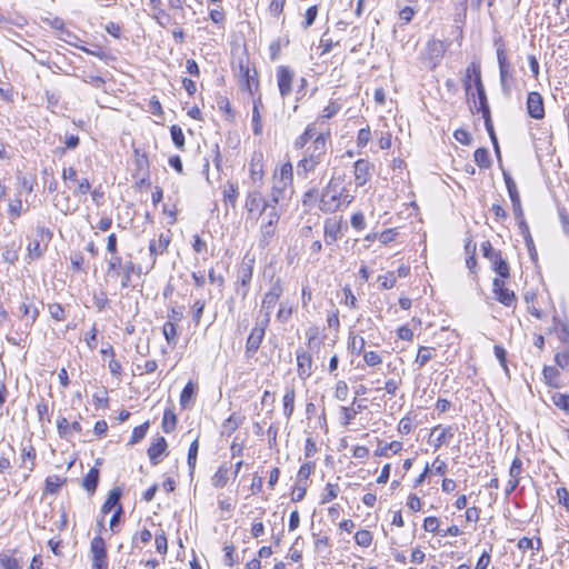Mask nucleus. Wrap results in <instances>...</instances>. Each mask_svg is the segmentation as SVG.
Wrapping results in <instances>:
<instances>
[{"instance_id": "774afa93", "label": "nucleus", "mask_w": 569, "mask_h": 569, "mask_svg": "<svg viewBox=\"0 0 569 569\" xmlns=\"http://www.w3.org/2000/svg\"><path fill=\"white\" fill-rule=\"evenodd\" d=\"M555 361L558 367L561 369H566L569 367V350H563L560 352H557L555 356Z\"/></svg>"}, {"instance_id": "79ce46f5", "label": "nucleus", "mask_w": 569, "mask_h": 569, "mask_svg": "<svg viewBox=\"0 0 569 569\" xmlns=\"http://www.w3.org/2000/svg\"><path fill=\"white\" fill-rule=\"evenodd\" d=\"M249 171H250V178H251L253 184H257L258 182L262 181L263 170H262V163L260 162L259 159L256 160L253 158L251 160Z\"/></svg>"}, {"instance_id": "58836bf2", "label": "nucleus", "mask_w": 569, "mask_h": 569, "mask_svg": "<svg viewBox=\"0 0 569 569\" xmlns=\"http://www.w3.org/2000/svg\"><path fill=\"white\" fill-rule=\"evenodd\" d=\"M502 176H503V180H505V183H506V187H507V191H508V194H509V198H510L511 202L516 201V200H519L520 199V194H519L517 184H516L515 180L512 179V177L510 176V173L507 172V171H503Z\"/></svg>"}, {"instance_id": "680f3d73", "label": "nucleus", "mask_w": 569, "mask_h": 569, "mask_svg": "<svg viewBox=\"0 0 569 569\" xmlns=\"http://www.w3.org/2000/svg\"><path fill=\"white\" fill-rule=\"evenodd\" d=\"M154 545H156V549L159 553L161 555H166L167 551H168V540H167V537L164 535V531H160V533H156V537H154Z\"/></svg>"}, {"instance_id": "f3484780", "label": "nucleus", "mask_w": 569, "mask_h": 569, "mask_svg": "<svg viewBox=\"0 0 569 569\" xmlns=\"http://www.w3.org/2000/svg\"><path fill=\"white\" fill-rule=\"evenodd\" d=\"M455 431L456 428L452 426L442 427L441 425H438L433 427L431 430V437L437 435V437L433 440L435 448L438 449L442 445L448 443L455 436Z\"/></svg>"}, {"instance_id": "5701e85b", "label": "nucleus", "mask_w": 569, "mask_h": 569, "mask_svg": "<svg viewBox=\"0 0 569 569\" xmlns=\"http://www.w3.org/2000/svg\"><path fill=\"white\" fill-rule=\"evenodd\" d=\"M476 91H477V96H478V100H479L478 110L482 113V118L491 117L490 107H489V103L487 100L485 87L482 84V80H480L478 76L476 79Z\"/></svg>"}, {"instance_id": "37998d69", "label": "nucleus", "mask_w": 569, "mask_h": 569, "mask_svg": "<svg viewBox=\"0 0 569 569\" xmlns=\"http://www.w3.org/2000/svg\"><path fill=\"white\" fill-rule=\"evenodd\" d=\"M339 493V486L338 483H330L328 482L325 488V492L321 496L320 503L326 505L338 497Z\"/></svg>"}, {"instance_id": "20e7f679", "label": "nucleus", "mask_w": 569, "mask_h": 569, "mask_svg": "<svg viewBox=\"0 0 569 569\" xmlns=\"http://www.w3.org/2000/svg\"><path fill=\"white\" fill-rule=\"evenodd\" d=\"M495 46L499 67L500 87L503 94L509 97L511 94L512 82L515 81V70L507 58L506 44L501 37L495 39Z\"/></svg>"}, {"instance_id": "8fccbe9b", "label": "nucleus", "mask_w": 569, "mask_h": 569, "mask_svg": "<svg viewBox=\"0 0 569 569\" xmlns=\"http://www.w3.org/2000/svg\"><path fill=\"white\" fill-rule=\"evenodd\" d=\"M170 133H171V139H172L174 146L179 150H183L184 149V134L182 132V129L179 126L173 124L170 128Z\"/></svg>"}, {"instance_id": "2eb2a0df", "label": "nucleus", "mask_w": 569, "mask_h": 569, "mask_svg": "<svg viewBox=\"0 0 569 569\" xmlns=\"http://www.w3.org/2000/svg\"><path fill=\"white\" fill-rule=\"evenodd\" d=\"M169 243H170V237L164 233H160L158 240L150 241L149 252L152 258V261L149 267V270L153 269L156 261H157V257L160 254H163L167 251Z\"/></svg>"}, {"instance_id": "f257e3e1", "label": "nucleus", "mask_w": 569, "mask_h": 569, "mask_svg": "<svg viewBox=\"0 0 569 569\" xmlns=\"http://www.w3.org/2000/svg\"><path fill=\"white\" fill-rule=\"evenodd\" d=\"M330 132H319L311 143L302 151L301 159L297 162V176L308 178L309 173L317 170L327 159V143Z\"/></svg>"}, {"instance_id": "c756f323", "label": "nucleus", "mask_w": 569, "mask_h": 569, "mask_svg": "<svg viewBox=\"0 0 569 569\" xmlns=\"http://www.w3.org/2000/svg\"><path fill=\"white\" fill-rule=\"evenodd\" d=\"M519 231L525 239V243H526V247L528 249V252H529L531 259L535 260L537 258V250H536L533 239H532L530 230H529V226L527 224L526 221L520 222Z\"/></svg>"}, {"instance_id": "69168bd1", "label": "nucleus", "mask_w": 569, "mask_h": 569, "mask_svg": "<svg viewBox=\"0 0 569 569\" xmlns=\"http://www.w3.org/2000/svg\"><path fill=\"white\" fill-rule=\"evenodd\" d=\"M49 313L52 319L57 321H62L66 318V312L63 307L60 303H51L49 305Z\"/></svg>"}, {"instance_id": "412c9836", "label": "nucleus", "mask_w": 569, "mask_h": 569, "mask_svg": "<svg viewBox=\"0 0 569 569\" xmlns=\"http://www.w3.org/2000/svg\"><path fill=\"white\" fill-rule=\"evenodd\" d=\"M489 261L491 262L493 271L502 279H508L510 277L509 263L507 262L506 259L502 258L500 251L497 254L491 256V259H489Z\"/></svg>"}, {"instance_id": "0eeeda50", "label": "nucleus", "mask_w": 569, "mask_h": 569, "mask_svg": "<svg viewBox=\"0 0 569 569\" xmlns=\"http://www.w3.org/2000/svg\"><path fill=\"white\" fill-rule=\"evenodd\" d=\"M268 326V319H258L246 342L247 357H252L257 352L263 340Z\"/></svg>"}, {"instance_id": "5fc2aeb1", "label": "nucleus", "mask_w": 569, "mask_h": 569, "mask_svg": "<svg viewBox=\"0 0 569 569\" xmlns=\"http://www.w3.org/2000/svg\"><path fill=\"white\" fill-rule=\"evenodd\" d=\"M355 541L358 546L368 548L372 542V535L369 530H358L355 535Z\"/></svg>"}, {"instance_id": "a18cd8bd", "label": "nucleus", "mask_w": 569, "mask_h": 569, "mask_svg": "<svg viewBox=\"0 0 569 569\" xmlns=\"http://www.w3.org/2000/svg\"><path fill=\"white\" fill-rule=\"evenodd\" d=\"M473 158L480 168H489L491 164L489 152L486 148H478L473 153Z\"/></svg>"}, {"instance_id": "aec40b11", "label": "nucleus", "mask_w": 569, "mask_h": 569, "mask_svg": "<svg viewBox=\"0 0 569 569\" xmlns=\"http://www.w3.org/2000/svg\"><path fill=\"white\" fill-rule=\"evenodd\" d=\"M167 450V441L163 437H158L154 442L148 448V457L151 465L157 466L160 462V457Z\"/></svg>"}, {"instance_id": "338daca9", "label": "nucleus", "mask_w": 569, "mask_h": 569, "mask_svg": "<svg viewBox=\"0 0 569 569\" xmlns=\"http://www.w3.org/2000/svg\"><path fill=\"white\" fill-rule=\"evenodd\" d=\"M363 360L369 367H376L382 362L381 356L376 351H365Z\"/></svg>"}, {"instance_id": "cd10ccee", "label": "nucleus", "mask_w": 569, "mask_h": 569, "mask_svg": "<svg viewBox=\"0 0 569 569\" xmlns=\"http://www.w3.org/2000/svg\"><path fill=\"white\" fill-rule=\"evenodd\" d=\"M28 301L29 299L26 298V301H23V303L20 307V311L27 319L26 326L31 328L39 317V310L36 306Z\"/></svg>"}, {"instance_id": "9b49d317", "label": "nucleus", "mask_w": 569, "mask_h": 569, "mask_svg": "<svg viewBox=\"0 0 569 569\" xmlns=\"http://www.w3.org/2000/svg\"><path fill=\"white\" fill-rule=\"evenodd\" d=\"M527 111L528 114L536 119L540 120L545 117V106L543 99L539 92L531 91L527 97Z\"/></svg>"}, {"instance_id": "4c0bfd02", "label": "nucleus", "mask_w": 569, "mask_h": 569, "mask_svg": "<svg viewBox=\"0 0 569 569\" xmlns=\"http://www.w3.org/2000/svg\"><path fill=\"white\" fill-rule=\"evenodd\" d=\"M432 351H433V348L425 347V346H421L418 349V353L415 359V363L418 366V369H421L422 367H425L426 363L432 359V357H433Z\"/></svg>"}, {"instance_id": "6e6d98bb", "label": "nucleus", "mask_w": 569, "mask_h": 569, "mask_svg": "<svg viewBox=\"0 0 569 569\" xmlns=\"http://www.w3.org/2000/svg\"><path fill=\"white\" fill-rule=\"evenodd\" d=\"M292 180V166L291 163H284L280 168L279 172V180L276 181L279 184H282L283 187H287L288 183H290Z\"/></svg>"}, {"instance_id": "39448f33", "label": "nucleus", "mask_w": 569, "mask_h": 569, "mask_svg": "<svg viewBox=\"0 0 569 569\" xmlns=\"http://www.w3.org/2000/svg\"><path fill=\"white\" fill-rule=\"evenodd\" d=\"M269 207H271V202L268 201L258 188L248 191L244 201V209L249 214L262 216Z\"/></svg>"}, {"instance_id": "7ed1b4c3", "label": "nucleus", "mask_w": 569, "mask_h": 569, "mask_svg": "<svg viewBox=\"0 0 569 569\" xmlns=\"http://www.w3.org/2000/svg\"><path fill=\"white\" fill-rule=\"evenodd\" d=\"M141 273V266L133 263L130 259L123 261L119 254L110 256V258L107 259V274L111 277H120L121 288L123 289L130 287L132 274L140 276Z\"/></svg>"}, {"instance_id": "e2e57ef3", "label": "nucleus", "mask_w": 569, "mask_h": 569, "mask_svg": "<svg viewBox=\"0 0 569 569\" xmlns=\"http://www.w3.org/2000/svg\"><path fill=\"white\" fill-rule=\"evenodd\" d=\"M315 469L313 462H306L301 465V467L298 470V481L299 482H307L308 478L312 473Z\"/></svg>"}, {"instance_id": "ddd939ff", "label": "nucleus", "mask_w": 569, "mask_h": 569, "mask_svg": "<svg viewBox=\"0 0 569 569\" xmlns=\"http://www.w3.org/2000/svg\"><path fill=\"white\" fill-rule=\"evenodd\" d=\"M492 287L496 299L500 303L510 307L513 302H516V295L513 293V291L505 287V282L502 279L495 278Z\"/></svg>"}, {"instance_id": "1a4fd4ad", "label": "nucleus", "mask_w": 569, "mask_h": 569, "mask_svg": "<svg viewBox=\"0 0 569 569\" xmlns=\"http://www.w3.org/2000/svg\"><path fill=\"white\" fill-rule=\"evenodd\" d=\"M450 46L449 41L430 39L426 44V58L429 60L431 68L435 69L441 61L446 51Z\"/></svg>"}, {"instance_id": "603ef678", "label": "nucleus", "mask_w": 569, "mask_h": 569, "mask_svg": "<svg viewBox=\"0 0 569 569\" xmlns=\"http://www.w3.org/2000/svg\"><path fill=\"white\" fill-rule=\"evenodd\" d=\"M66 482V479H61L58 476H51L46 479V490L49 493H58L61 486Z\"/></svg>"}, {"instance_id": "4468645a", "label": "nucleus", "mask_w": 569, "mask_h": 569, "mask_svg": "<svg viewBox=\"0 0 569 569\" xmlns=\"http://www.w3.org/2000/svg\"><path fill=\"white\" fill-rule=\"evenodd\" d=\"M296 356H297L298 376L302 380H305V379L309 378L312 373V357L308 351H306L301 348L296 351Z\"/></svg>"}, {"instance_id": "ea45409f", "label": "nucleus", "mask_w": 569, "mask_h": 569, "mask_svg": "<svg viewBox=\"0 0 569 569\" xmlns=\"http://www.w3.org/2000/svg\"><path fill=\"white\" fill-rule=\"evenodd\" d=\"M280 217H281L280 210L274 204L271 203V207H269L267 209V211L264 212L262 223L277 227V224L280 220Z\"/></svg>"}, {"instance_id": "f03ea898", "label": "nucleus", "mask_w": 569, "mask_h": 569, "mask_svg": "<svg viewBox=\"0 0 569 569\" xmlns=\"http://www.w3.org/2000/svg\"><path fill=\"white\" fill-rule=\"evenodd\" d=\"M353 201L341 177H332L322 189L319 209L325 213H333L341 207H348Z\"/></svg>"}, {"instance_id": "7c9ffc66", "label": "nucleus", "mask_w": 569, "mask_h": 569, "mask_svg": "<svg viewBox=\"0 0 569 569\" xmlns=\"http://www.w3.org/2000/svg\"><path fill=\"white\" fill-rule=\"evenodd\" d=\"M296 391L293 387H287L283 396V415L287 419L291 418L295 410Z\"/></svg>"}, {"instance_id": "72a5a7b5", "label": "nucleus", "mask_w": 569, "mask_h": 569, "mask_svg": "<svg viewBox=\"0 0 569 569\" xmlns=\"http://www.w3.org/2000/svg\"><path fill=\"white\" fill-rule=\"evenodd\" d=\"M315 538V551L322 555L323 558H328L331 555L330 542L327 536L318 538L316 533H312Z\"/></svg>"}, {"instance_id": "a211bd4d", "label": "nucleus", "mask_w": 569, "mask_h": 569, "mask_svg": "<svg viewBox=\"0 0 569 569\" xmlns=\"http://www.w3.org/2000/svg\"><path fill=\"white\" fill-rule=\"evenodd\" d=\"M319 132L316 130V122L309 123L305 131L296 138L293 141V148L296 150H305L311 141L316 138Z\"/></svg>"}, {"instance_id": "473e14b6", "label": "nucleus", "mask_w": 569, "mask_h": 569, "mask_svg": "<svg viewBox=\"0 0 569 569\" xmlns=\"http://www.w3.org/2000/svg\"><path fill=\"white\" fill-rule=\"evenodd\" d=\"M229 479V468L227 465H221L211 478V483L214 488H223Z\"/></svg>"}, {"instance_id": "052dcab7", "label": "nucleus", "mask_w": 569, "mask_h": 569, "mask_svg": "<svg viewBox=\"0 0 569 569\" xmlns=\"http://www.w3.org/2000/svg\"><path fill=\"white\" fill-rule=\"evenodd\" d=\"M307 488H308L307 482L298 481L292 490V493H291L292 501L298 502V501L303 500L306 492H307Z\"/></svg>"}, {"instance_id": "2f4dec72", "label": "nucleus", "mask_w": 569, "mask_h": 569, "mask_svg": "<svg viewBox=\"0 0 569 569\" xmlns=\"http://www.w3.org/2000/svg\"><path fill=\"white\" fill-rule=\"evenodd\" d=\"M276 228L277 227H273V226L266 224V223L261 222V226H260V238H259V246L261 248H266V247H268L270 244V242L272 241V239L276 236Z\"/></svg>"}, {"instance_id": "a19ab883", "label": "nucleus", "mask_w": 569, "mask_h": 569, "mask_svg": "<svg viewBox=\"0 0 569 569\" xmlns=\"http://www.w3.org/2000/svg\"><path fill=\"white\" fill-rule=\"evenodd\" d=\"M176 425H177L176 413L173 412L172 409H166L164 413H163V418H162V430L166 433H169L172 430H174Z\"/></svg>"}, {"instance_id": "c03bdc74", "label": "nucleus", "mask_w": 569, "mask_h": 569, "mask_svg": "<svg viewBox=\"0 0 569 569\" xmlns=\"http://www.w3.org/2000/svg\"><path fill=\"white\" fill-rule=\"evenodd\" d=\"M349 339V349L352 353L360 355L365 352L366 340L363 337L351 333Z\"/></svg>"}, {"instance_id": "f8f14e48", "label": "nucleus", "mask_w": 569, "mask_h": 569, "mask_svg": "<svg viewBox=\"0 0 569 569\" xmlns=\"http://www.w3.org/2000/svg\"><path fill=\"white\" fill-rule=\"evenodd\" d=\"M253 263L254 259L244 257L238 269V280L240 281L241 287L243 288L242 297H246L248 295L249 284L252 279Z\"/></svg>"}, {"instance_id": "a878e982", "label": "nucleus", "mask_w": 569, "mask_h": 569, "mask_svg": "<svg viewBox=\"0 0 569 569\" xmlns=\"http://www.w3.org/2000/svg\"><path fill=\"white\" fill-rule=\"evenodd\" d=\"M222 193L224 204L230 206L232 209H236L239 196L237 183L228 181L227 184L223 187Z\"/></svg>"}, {"instance_id": "393cba45", "label": "nucleus", "mask_w": 569, "mask_h": 569, "mask_svg": "<svg viewBox=\"0 0 569 569\" xmlns=\"http://www.w3.org/2000/svg\"><path fill=\"white\" fill-rule=\"evenodd\" d=\"M122 496V490L119 487H114L110 492L106 501L103 502L101 507L102 515L109 513L116 506H121L119 503L120 498Z\"/></svg>"}, {"instance_id": "09e8293b", "label": "nucleus", "mask_w": 569, "mask_h": 569, "mask_svg": "<svg viewBox=\"0 0 569 569\" xmlns=\"http://www.w3.org/2000/svg\"><path fill=\"white\" fill-rule=\"evenodd\" d=\"M194 392H196V388H194L193 383L188 382L184 386V388L182 389L181 395H180V405L183 408H187L189 406L190 401L192 400V398L194 396Z\"/></svg>"}, {"instance_id": "c85d7f7f", "label": "nucleus", "mask_w": 569, "mask_h": 569, "mask_svg": "<svg viewBox=\"0 0 569 569\" xmlns=\"http://www.w3.org/2000/svg\"><path fill=\"white\" fill-rule=\"evenodd\" d=\"M545 382L552 388H560V372L557 368L545 366L542 369Z\"/></svg>"}, {"instance_id": "6e6552de", "label": "nucleus", "mask_w": 569, "mask_h": 569, "mask_svg": "<svg viewBox=\"0 0 569 569\" xmlns=\"http://www.w3.org/2000/svg\"><path fill=\"white\" fill-rule=\"evenodd\" d=\"M90 552L92 569H108L106 542L101 536H97L91 540Z\"/></svg>"}, {"instance_id": "9d476101", "label": "nucleus", "mask_w": 569, "mask_h": 569, "mask_svg": "<svg viewBox=\"0 0 569 569\" xmlns=\"http://www.w3.org/2000/svg\"><path fill=\"white\" fill-rule=\"evenodd\" d=\"M276 77L280 96L282 98L288 97L292 91L291 86L295 78L293 71L287 66H279L277 68Z\"/></svg>"}, {"instance_id": "0e129e2a", "label": "nucleus", "mask_w": 569, "mask_h": 569, "mask_svg": "<svg viewBox=\"0 0 569 569\" xmlns=\"http://www.w3.org/2000/svg\"><path fill=\"white\" fill-rule=\"evenodd\" d=\"M378 281L381 289L388 290L395 287L397 280L393 272H387L383 276H379Z\"/></svg>"}, {"instance_id": "dca6fc26", "label": "nucleus", "mask_w": 569, "mask_h": 569, "mask_svg": "<svg viewBox=\"0 0 569 569\" xmlns=\"http://www.w3.org/2000/svg\"><path fill=\"white\" fill-rule=\"evenodd\" d=\"M355 182L358 187L365 186L371 176L372 164L366 159H359L355 162Z\"/></svg>"}, {"instance_id": "4d7b16f0", "label": "nucleus", "mask_w": 569, "mask_h": 569, "mask_svg": "<svg viewBox=\"0 0 569 569\" xmlns=\"http://www.w3.org/2000/svg\"><path fill=\"white\" fill-rule=\"evenodd\" d=\"M9 214L12 218H19L26 210L20 198H16L9 201Z\"/></svg>"}, {"instance_id": "13d9d810", "label": "nucleus", "mask_w": 569, "mask_h": 569, "mask_svg": "<svg viewBox=\"0 0 569 569\" xmlns=\"http://www.w3.org/2000/svg\"><path fill=\"white\" fill-rule=\"evenodd\" d=\"M0 567L2 569H22L19 560L8 555H0Z\"/></svg>"}, {"instance_id": "c9c22d12", "label": "nucleus", "mask_w": 569, "mask_h": 569, "mask_svg": "<svg viewBox=\"0 0 569 569\" xmlns=\"http://www.w3.org/2000/svg\"><path fill=\"white\" fill-rule=\"evenodd\" d=\"M241 76L246 80L247 89L250 93L253 92V89H257L259 86V81L257 79V72L253 70V74H251V71L249 67H240Z\"/></svg>"}, {"instance_id": "bb28decb", "label": "nucleus", "mask_w": 569, "mask_h": 569, "mask_svg": "<svg viewBox=\"0 0 569 569\" xmlns=\"http://www.w3.org/2000/svg\"><path fill=\"white\" fill-rule=\"evenodd\" d=\"M54 207L63 214L72 213L78 209V206L72 204L70 201V197L68 194H66L64 192L56 196Z\"/></svg>"}, {"instance_id": "3c124183", "label": "nucleus", "mask_w": 569, "mask_h": 569, "mask_svg": "<svg viewBox=\"0 0 569 569\" xmlns=\"http://www.w3.org/2000/svg\"><path fill=\"white\" fill-rule=\"evenodd\" d=\"M148 428H149L148 421L138 427H134L132 430L130 440H129V445H136V443L140 442L144 438V436L148 431Z\"/></svg>"}, {"instance_id": "864d4df0", "label": "nucleus", "mask_w": 569, "mask_h": 569, "mask_svg": "<svg viewBox=\"0 0 569 569\" xmlns=\"http://www.w3.org/2000/svg\"><path fill=\"white\" fill-rule=\"evenodd\" d=\"M551 401L556 407L563 410L567 415H569V396L565 393H553L551 396Z\"/></svg>"}, {"instance_id": "bf43d9fd", "label": "nucleus", "mask_w": 569, "mask_h": 569, "mask_svg": "<svg viewBox=\"0 0 569 569\" xmlns=\"http://www.w3.org/2000/svg\"><path fill=\"white\" fill-rule=\"evenodd\" d=\"M252 132L254 136L262 134V121H261V113L260 110H257V108H252Z\"/></svg>"}, {"instance_id": "6ab92c4d", "label": "nucleus", "mask_w": 569, "mask_h": 569, "mask_svg": "<svg viewBox=\"0 0 569 569\" xmlns=\"http://www.w3.org/2000/svg\"><path fill=\"white\" fill-rule=\"evenodd\" d=\"M341 233V221L333 219H327L325 221V241L327 244L336 242Z\"/></svg>"}, {"instance_id": "de8ad7c7", "label": "nucleus", "mask_w": 569, "mask_h": 569, "mask_svg": "<svg viewBox=\"0 0 569 569\" xmlns=\"http://www.w3.org/2000/svg\"><path fill=\"white\" fill-rule=\"evenodd\" d=\"M284 189L286 187L274 182L271 188L270 198L268 201L277 207L284 198Z\"/></svg>"}, {"instance_id": "49530a36", "label": "nucleus", "mask_w": 569, "mask_h": 569, "mask_svg": "<svg viewBox=\"0 0 569 569\" xmlns=\"http://www.w3.org/2000/svg\"><path fill=\"white\" fill-rule=\"evenodd\" d=\"M198 450H199V442H198V439H194L189 447L188 458H187L188 467L190 469V475L193 473L194 468H196Z\"/></svg>"}, {"instance_id": "423d86ee", "label": "nucleus", "mask_w": 569, "mask_h": 569, "mask_svg": "<svg viewBox=\"0 0 569 569\" xmlns=\"http://www.w3.org/2000/svg\"><path fill=\"white\" fill-rule=\"evenodd\" d=\"M282 292V283L281 280L278 278L263 296L261 302V312H263V317L261 319H268V323L270 322V316L276 305L278 303Z\"/></svg>"}, {"instance_id": "f704fd0d", "label": "nucleus", "mask_w": 569, "mask_h": 569, "mask_svg": "<svg viewBox=\"0 0 569 569\" xmlns=\"http://www.w3.org/2000/svg\"><path fill=\"white\" fill-rule=\"evenodd\" d=\"M243 417L240 415L232 413L228 419L222 423V433L230 436L233 431H236L239 426L242 423Z\"/></svg>"}, {"instance_id": "e433bc0d", "label": "nucleus", "mask_w": 569, "mask_h": 569, "mask_svg": "<svg viewBox=\"0 0 569 569\" xmlns=\"http://www.w3.org/2000/svg\"><path fill=\"white\" fill-rule=\"evenodd\" d=\"M162 331L168 345L174 347L178 342V332L176 323H173V321H167L163 325Z\"/></svg>"}, {"instance_id": "b1692460", "label": "nucleus", "mask_w": 569, "mask_h": 569, "mask_svg": "<svg viewBox=\"0 0 569 569\" xmlns=\"http://www.w3.org/2000/svg\"><path fill=\"white\" fill-rule=\"evenodd\" d=\"M99 469L92 467L86 477L82 479V488L89 493L93 495L99 483Z\"/></svg>"}, {"instance_id": "4be33fe9", "label": "nucleus", "mask_w": 569, "mask_h": 569, "mask_svg": "<svg viewBox=\"0 0 569 569\" xmlns=\"http://www.w3.org/2000/svg\"><path fill=\"white\" fill-rule=\"evenodd\" d=\"M477 74H478L479 79L482 80L481 79V68H480V64L478 62H471L467 67L466 72H465V77L462 79L463 88H465L467 93H469V91L471 89L472 81H473V84L476 86Z\"/></svg>"}]
</instances>
